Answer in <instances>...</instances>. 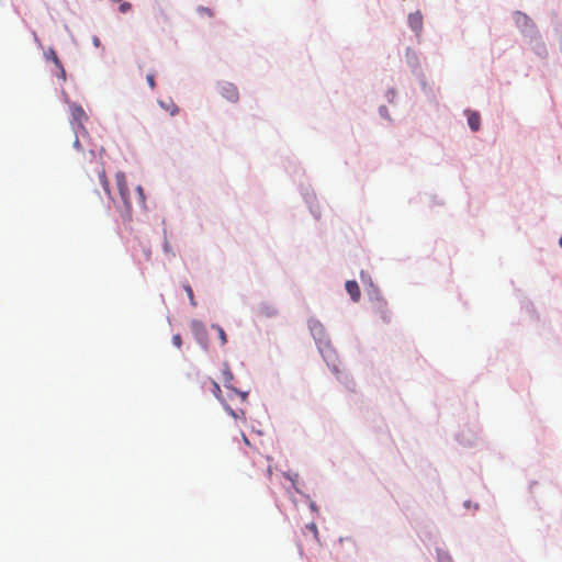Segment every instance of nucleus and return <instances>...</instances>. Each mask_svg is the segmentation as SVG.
Listing matches in <instances>:
<instances>
[{
    "instance_id": "obj_1",
    "label": "nucleus",
    "mask_w": 562,
    "mask_h": 562,
    "mask_svg": "<svg viewBox=\"0 0 562 562\" xmlns=\"http://www.w3.org/2000/svg\"><path fill=\"white\" fill-rule=\"evenodd\" d=\"M115 180H116V187H117V191L120 194V199L122 202V205H117L119 211L124 221H131L133 205H132V202L130 199V189L127 186L125 173L122 171L116 172Z\"/></svg>"
},
{
    "instance_id": "obj_2",
    "label": "nucleus",
    "mask_w": 562,
    "mask_h": 562,
    "mask_svg": "<svg viewBox=\"0 0 562 562\" xmlns=\"http://www.w3.org/2000/svg\"><path fill=\"white\" fill-rule=\"evenodd\" d=\"M218 93L229 102H237L239 100V92L235 85L222 81L217 85Z\"/></svg>"
},
{
    "instance_id": "obj_3",
    "label": "nucleus",
    "mask_w": 562,
    "mask_h": 562,
    "mask_svg": "<svg viewBox=\"0 0 562 562\" xmlns=\"http://www.w3.org/2000/svg\"><path fill=\"white\" fill-rule=\"evenodd\" d=\"M256 313L260 317H273L278 314V310L273 304L262 302L257 306Z\"/></svg>"
},
{
    "instance_id": "obj_4",
    "label": "nucleus",
    "mask_w": 562,
    "mask_h": 562,
    "mask_svg": "<svg viewBox=\"0 0 562 562\" xmlns=\"http://www.w3.org/2000/svg\"><path fill=\"white\" fill-rule=\"evenodd\" d=\"M95 173H97V177L99 179V182L100 184L102 186L104 192L111 198V200L116 203V201L111 196V191H110V183L108 181V178H106V175H105V170L102 166L98 167L95 169Z\"/></svg>"
},
{
    "instance_id": "obj_5",
    "label": "nucleus",
    "mask_w": 562,
    "mask_h": 562,
    "mask_svg": "<svg viewBox=\"0 0 562 562\" xmlns=\"http://www.w3.org/2000/svg\"><path fill=\"white\" fill-rule=\"evenodd\" d=\"M45 56L48 60H52L55 66L58 68L59 70V77L63 79V80H66V71L63 67V64L61 61L59 60L56 52L53 49V48H49L46 53H45Z\"/></svg>"
},
{
    "instance_id": "obj_6",
    "label": "nucleus",
    "mask_w": 562,
    "mask_h": 562,
    "mask_svg": "<svg viewBox=\"0 0 562 562\" xmlns=\"http://www.w3.org/2000/svg\"><path fill=\"white\" fill-rule=\"evenodd\" d=\"M346 291L351 296L352 301H359L361 296L360 288L356 281L349 280L346 282Z\"/></svg>"
},
{
    "instance_id": "obj_7",
    "label": "nucleus",
    "mask_w": 562,
    "mask_h": 562,
    "mask_svg": "<svg viewBox=\"0 0 562 562\" xmlns=\"http://www.w3.org/2000/svg\"><path fill=\"white\" fill-rule=\"evenodd\" d=\"M408 23L414 31L419 32L423 27V15L420 14V12L417 11L415 13L409 14Z\"/></svg>"
},
{
    "instance_id": "obj_8",
    "label": "nucleus",
    "mask_w": 562,
    "mask_h": 562,
    "mask_svg": "<svg viewBox=\"0 0 562 562\" xmlns=\"http://www.w3.org/2000/svg\"><path fill=\"white\" fill-rule=\"evenodd\" d=\"M71 117L78 124L79 127L82 126V121L87 117L83 109L79 105L71 106Z\"/></svg>"
},
{
    "instance_id": "obj_9",
    "label": "nucleus",
    "mask_w": 562,
    "mask_h": 562,
    "mask_svg": "<svg viewBox=\"0 0 562 562\" xmlns=\"http://www.w3.org/2000/svg\"><path fill=\"white\" fill-rule=\"evenodd\" d=\"M467 113H468V123H469L470 128L473 132H477L480 130V125H481V117H480L479 113L471 112V111H468Z\"/></svg>"
},
{
    "instance_id": "obj_10",
    "label": "nucleus",
    "mask_w": 562,
    "mask_h": 562,
    "mask_svg": "<svg viewBox=\"0 0 562 562\" xmlns=\"http://www.w3.org/2000/svg\"><path fill=\"white\" fill-rule=\"evenodd\" d=\"M159 104L172 116L179 113V108L172 100H169L168 102L160 101Z\"/></svg>"
},
{
    "instance_id": "obj_11",
    "label": "nucleus",
    "mask_w": 562,
    "mask_h": 562,
    "mask_svg": "<svg viewBox=\"0 0 562 562\" xmlns=\"http://www.w3.org/2000/svg\"><path fill=\"white\" fill-rule=\"evenodd\" d=\"M223 383L226 387H229V384L232 383L233 379H234V375L228 367L227 363L224 364V368H223Z\"/></svg>"
},
{
    "instance_id": "obj_12",
    "label": "nucleus",
    "mask_w": 562,
    "mask_h": 562,
    "mask_svg": "<svg viewBox=\"0 0 562 562\" xmlns=\"http://www.w3.org/2000/svg\"><path fill=\"white\" fill-rule=\"evenodd\" d=\"M212 328L216 330L218 338L221 340V345L224 346L227 342V336L225 330L220 325H212Z\"/></svg>"
},
{
    "instance_id": "obj_13",
    "label": "nucleus",
    "mask_w": 562,
    "mask_h": 562,
    "mask_svg": "<svg viewBox=\"0 0 562 562\" xmlns=\"http://www.w3.org/2000/svg\"><path fill=\"white\" fill-rule=\"evenodd\" d=\"M136 192H137V200H138L139 205L144 206L145 205V194H144L143 188L140 186H137Z\"/></svg>"
},
{
    "instance_id": "obj_14",
    "label": "nucleus",
    "mask_w": 562,
    "mask_h": 562,
    "mask_svg": "<svg viewBox=\"0 0 562 562\" xmlns=\"http://www.w3.org/2000/svg\"><path fill=\"white\" fill-rule=\"evenodd\" d=\"M306 529L310 530L313 533L314 538L318 541L317 526L314 522H311L306 525Z\"/></svg>"
},
{
    "instance_id": "obj_15",
    "label": "nucleus",
    "mask_w": 562,
    "mask_h": 562,
    "mask_svg": "<svg viewBox=\"0 0 562 562\" xmlns=\"http://www.w3.org/2000/svg\"><path fill=\"white\" fill-rule=\"evenodd\" d=\"M184 290H186V292H187V294H188V296L190 299L191 304L195 305L192 288L189 284H186L184 285Z\"/></svg>"
},
{
    "instance_id": "obj_16",
    "label": "nucleus",
    "mask_w": 562,
    "mask_h": 562,
    "mask_svg": "<svg viewBox=\"0 0 562 562\" xmlns=\"http://www.w3.org/2000/svg\"><path fill=\"white\" fill-rule=\"evenodd\" d=\"M212 385H213V394L215 395L216 398L221 400L222 391H221L218 383L213 381Z\"/></svg>"
},
{
    "instance_id": "obj_17",
    "label": "nucleus",
    "mask_w": 562,
    "mask_h": 562,
    "mask_svg": "<svg viewBox=\"0 0 562 562\" xmlns=\"http://www.w3.org/2000/svg\"><path fill=\"white\" fill-rule=\"evenodd\" d=\"M146 80H147L148 86H149L151 89H155V88H156V81H155V75H154V74H148V75L146 76Z\"/></svg>"
},
{
    "instance_id": "obj_18",
    "label": "nucleus",
    "mask_w": 562,
    "mask_h": 562,
    "mask_svg": "<svg viewBox=\"0 0 562 562\" xmlns=\"http://www.w3.org/2000/svg\"><path fill=\"white\" fill-rule=\"evenodd\" d=\"M132 5L130 2H122L121 1V4H120V12L122 13H126L131 10Z\"/></svg>"
},
{
    "instance_id": "obj_19",
    "label": "nucleus",
    "mask_w": 562,
    "mask_h": 562,
    "mask_svg": "<svg viewBox=\"0 0 562 562\" xmlns=\"http://www.w3.org/2000/svg\"><path fill=\"white\" fill-rule=\"evenodd\" d=\"M172 344L177 347V348H180L182 346V338L179 334L177 335H173L172 337Z\"/></svg>"
},
{
    "instance_id": "obj_20",
    "label": "nucleus",
    "mask_w": 562,
    "mask_h": 562,
    "mask_svg": "<svg viewBox=\"0 0 562 562\" xmlns=\"http://www.w3.org/2000/svg\"><path fill=\"white\" fill-rule=\"evenodd\" d=\"M285 476L294 484L299 477V474L297 473H293V474L286 473Z\"/></svg>"
},
{
    "instance_id": "obj_21",
    "label": "nucleus",
    "mask_w": 562,
    "mask_h": 562,
    "mask_svg": "<svg viewBox=\"0 0 562 562\" xmlns=\"http://www.w3.org/2000/svg\"><path fill=\"white\" fill-rule=\"evenodd\" d=\"M92 42H93V45H94L95 47H100V46H101V42H100L99 37L94 36V37H93V40H92Z\"/></svg>"
},
{
    "instance_id": "obj_22",
    "label": "nucleus",
    "mask_w": 562,
    "mask_h": 562,
    "mask_svg": "<svg viewBox=\"0 0 562 562\" xmlns=\"http://www.w3.org/2000/svg\"><path fill=\"white\" fill-rule=\"evenodd\" d=\"M311 328L314 329V328H319L322 329V325L318 323V322H312L311 324Z\"/></svg>"
},
{
    "instance_id": "obj_23",
    "label": "nucleus",
    "mask_w": 562,
    "mask_h": 562,
    "mask_svg": "<svg viewBox=\"0 0 562 562\" xmlns=\"http://www.w3.org/2000/svg\"><path fill=\"white\" fill-rule=\"evenodd\" d=\"M200 11L206 13L207 15H212V12L209 8H200Z\"/></svg>"
},
{
    "instance_id": "obj_24",
    "label": "nucleus",
    "mask_w": 562,
    "mask_h": 562,
    "mask_svg": "<svg viewBox=\"0 0 562 562\" xmlns=\"http://www.w3.org/2000/svg\"><path fill=\"white\" fill-rule=\"evenodd\" d=\"M74 146H75L76 148H78V149L80 148V142H79L78 137H76V139H75V142H74Z\"/></svg>"
},
{
    "instance_id": "obj_25",
    "label": "nucleus",
    "mask_w": 562,
    "mask_h": 562,
    "mask_svg": "<svg viewBox=\"0 0 562 562\" xmlns=\"http://www.w3.org/2000/svg\"><path fill=\"white\" fill-rule=\"evenodd\" d=\"M193 325L196 329L200 328L201 330L205 331L204 327L200 323H194Z\"/></svg>"
},
{
    "instance_id": "obj_26",
    "label": "nucleus",
    "mask_w": 562,
    "mask_h": 562,
    "mask_svg": "<svg viewBox=\"0 0 562 562\" xmlns=\"http://www.w3.org/2000/svg\"><path fill=\"white\" fill-rule=\"evenodd\" d=\"M381 317H382V319H383L384 322H389V321H390V318L387 317V315H386V313H385V312H383V313H382V316H381Z\"/></svg>"
},
{
    "instance_id": "obj_27",
    "label": "nucleus",
    "mask_w": 562,
    "mask_h": 562,
    "mask_svg": "<svg viewBox=\"0 0 562 562\" xmlns=\"http://www.w3.org/2000/svg\"><path fill=\"white\" fill-rule=\"evenodd\" d=\"M517 15H518V18H522V19L527 20V15H525V14H521L518 12Z\"/></svg>"
},
{
    "instance_id": "obj_28",
    "label": "nucleus",
    "mask_w": 562,
    "mask_h": 562,
    "mask_svg": "<svg viewBox=\"0 0 562 562\" xmlns=\"http://www.w3.org/2000/svg\"><path fill=\"white\" fill-rule=\"evenodd\" d=\"M559 245L562 247V236H561V238L559 240Z\"/></svg>"
},
{
    "instance_id": "obj_29",
    "label": "nucleus",
    "mask_w": 562,
    "mask_h": 562,
    "mask_svg": "<svg viewBox=\"0 0 562 562\" xmlns=\"http://www.w3.org/2000/svg\"><path fill=\"white\" fill-rule=\"evenodd\" d=\"M228 411H229L231 415L235 416V413L232 409L228 408Z\"/></svg>"
}]
</instances>
